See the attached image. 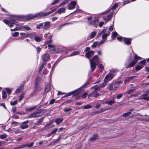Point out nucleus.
Instances as JSON below:
<instances>
[{
  "mask_svg": "<svg viewBox=\"0 0 149 149\" xmlns=\"http://www.w3.org/2000/svg\"><path fill=\"white\" fill-rule=\"evenodd\" d=\"M51 13V11L45 13H43V12H41L34 15L32 14L28 15L27 16V17L28 19H33L38 16H47Z\"/></svg>",
  "mask_w": 149,
  "mask_h": 149,
  "instance_id": "obj_1",
  "label": "nucleus"
},
{
  "mask_svg": "<svg viewBox=\"0 0 149 149\" xmlns=\"http://www.w3.org/2000/svg\"><path fill=\"white\" fill-rule=\"evenodd\" d=\"M44 110L43 109H40L37 110L36 111L31 114L29 116L31 118H35L41 116L43 114Z\"/></svg>",
  "mask_w": 149,
  "mask_h": 149,
  "instance_id": "obj_2",
  "label": "nucleus"
},
{
  "mask_svg": "<svg viewBox=\"0 0 149 149\" xmlns=\"http://www.w3.org/2000/svg\"><path fill=\"white\" fill-rule=\"evenodd\" d=\"M3 22L6 24L8 25L9 27H12L14 24H15L16 22L15 20V19L13 17H11L10 19L9 20H3Z\"/></svg>",
  "mask_w": 149,
  "mask_h": 149,
  "instance_id": "obj_3",
  "label": "nucleus"
},
{
  "mask_svg": "<svg viewBox=\"0 0 149 149\" xmlns=\"http://www.w3.org/2000/svg\"><path fill=\"white\" fill-rule=\"evenodd\" d=\"M114 77L113 74L111 73H109L105 76L104 79V83H107L108 81L112 79Z\"/></svg>",
  "mask_w": 149,
  "mask_h": 149,
  "instance_id": "obj_4",
  "label": "nucleus"
},
{
  "mask_svg": "<svg viewBox=\"0 0 149 149\" xmlns=\"http://www.w3.org/2000/svg\"><path fill=\"white\" fill-rule=\"evenodd\" d=\"M149 95V90H146L144 94L141 95L143 99L146 101H149V96L148 95Z\"/></svg>",
  "mask_w": 149,
  "mask_h": 149,
  "instance_id": "obj_5",
  "label": "nucleus"
},
{
  "mask_svg": "<svg viewBox=\"0 0 149 149\" xmlns=\"http://www.w3.org/2000/svg\"><path fill=\"white\" fill-rule=\"evenodd\" d=\"M100 59L98 58L97 56L95 55L92 59H90V61L98 64L100 62Z\"/></svg>",
  "mask_w": 149,
  "mask_h": 149,
  "instance_id": "obj_6",
  "label": "nucleus"
},
{
  "mask_svg": "<svg viewBox=\"0 0 149 149\" xmlns=\"http://www.w3.org/2000/svg\"><path fill=\"white\" fill-rule=\"evenodd\" d=\"M29 122V120H26L23 122L20 127V128L22 130L28 128L29 127V126L27 124Z\"/></svg>",
  "mask_w": 149,
  "mask_h": 149,
  "instance_id": "obj_7",
  "label": "nucleus"
},
{
  "mask_svg": "<svg viewBox=\"0 0 149 149\" xmlns=\"http://www.w3.org/2000/svg\"><path fill=\"white\" fill-rule=\"evenodd\" d=\"M76 4V2L75 1H72L69 3L68 6V9L69 10H72L75 8Z\"/></svg>",
  "mask_w": 149,
  "mask_h": 149,
  "instance_id": "obj_8",
  "label": "nucleus"
},
{
  "mask_svg": "<svg viewBox=\"0 0 149 149\" xmlns=\"http://www.w3.org/2000/svg\"><path fill=\"white\" fill-rule=\"evenodd\" d=\"M113 13V12L111 13L107 16L103 17V18L104 20L106 22H108L111 19V18L112 17Z\"/></svg>",
  "mask_w": 149,
  "mask_h": 149,
  "instance_id": "obj_9",
  "label": "nucleus"
},
{
  "mask_svg": "<svg viewBox=\"0 0 149 149\" xmlns=\"http://www.w3.org/2000/svg\"><path fill=\"white\" fill-rule=\"evenodd\" d=\"M42 58L43 61H46L50 58L49 54L47 53H46L42 56Z\"/></svg>",
  "mask_w": 149,
  "mask_h": 149,
  "instance_id": "obj_10",
  "label": "nucleus"
},
{
  "mask_svg": "<svg viewBox=\"0 0 149 149\" xmlns=\"http://www.w3.org/2000/svg\"><path fill=\"white\" fill-rule=\"evenodd\" d=\"M66 6L60 8L58 9L57 12L55 13L54 14V15L57 13L61 14L62 13H65V10H66Z\"/></svg>",
  "mask_w": 149,
  "mask_h": 149,
  "instance_id": "obj_11",
  "label": "nucleus"
},
{
  "mask_svg": "<svg viewBox=\"0 0 149 149\" xmlns=\"http://www.w3.org/2000/svg\"><path fill=\"white\" fill-rule=\"evenodd\" d=\"M94 53L95 52L91 50L86 53L85 54V56L87 58H89L91 56L93 55Z\"/></svg>",
  "mask_w": 149,
  "mask_h": 149,
  "instance_id": "obj_12",
  "label": "nucleus"
},
{
  "mask_svg": "<svg viewBox=\"0 0 149 149\" xmlns=\"http://www.w3.org/2000/svg\"><path fill=\"white\" fill-rule=\"evenodd\" d=\"M137 62L134 60L131 62H130L126 66V68H128L131 67H133Z\"/></svg>",
  "mask_w": 149,
  "mask_h": 149,
  "instance_id": "obj_13",
  "label": "nucleus"
},
{
  "mask_svg": "<svg viewBox=\"0 0 149 149\" xmlns=\"http://www.w3.org/2000/svg\"><path fill=\"white\" fill-rule=\"evenodd\" d=\"M100 94L98 93H97L95 91H93L88 95L89 97H97L99 96Z\"/></svg>",
  "mask_w": 149,
  "mask_h": 149,
  "instance_id": "obj_14",
  "label": "nucleus"
},
{
  "mask_svg": "<svg viewBox=\"0 0 149 149\" xmlns=\"http://www.w3.org/2000/svg\"><path fill=\"white\" fill-rule=\"evenodd\" d=\"M24 89V86L23 85H21L16 90L15 93H17L21 92Z\"/></svg>",
  "mask_w": 149,
  "mask_h": 149,
  "instance_id": "obj_15",
  "label": "nucleus"
},
{
  "mask_svg": "<svg viewBox=\"0 0 149 149\" xmlns=\"http://www.w3.org/2000/svg\"><path fill=\"white\" fill-rule=\"evenodd\" d=\"M34 40L36 42H40L41 41L42 39V36H35L34 38Z\"/></svg>",
  "mask_w": 149,
  "mask_h": 149,
  "instance_id": "obj_16",
  "label": "nucleus"
},
{
  "mask_svg": "<svg viewBox=\"0 0 149 149\" xmlns=\"http://www.w3.org/2000/svg\"><path fill=\"white\" fill-rule=\"evenodd\" d=\"M125 44L129 45L131 43V39L130 38H124L123 40Z\"/></svg>",
  "mask_w": 149,
  "mask_h": 149,
  "instance_id": "obj_17",
  "label": "nucleus"
},
{
  "mask_svg": "<svg viewBox=\"0 0 149 149\" xmlns=\"http://www.w3.org/2000/svg\"><path fill=\"white\" fill-rule=\"evenodd\" d=\"M90 66L92 71H93L95 68L96 66L97 65L96 63H93L92 62H90Z\"/></svg>",
  "mask_w": 149,
  "mask_h": 149,
  "instance_id": "obj_18",
  "label": "nucleus"
},
{
  "mask_svg": "<svg viewBox=\"0 0 149 149\" xmlns=\"http://www.w3.org/2000/svg\"><path fill=\"white\" fill-rule=\"evenodd\" d=\"M82 90L81 89V88H80L77 90L73 91V92H74V94L73 95L74 96H76L77 95L80 93V92Z\"/></svg>",
  "mask_w": 149,
  "mask_h": 149,
  "instance_id": "obj_19",
  "label": "nucleus"
},
{
  "mask_svg": "<svg viewBox=\"0 0 149 149\" xmlns=\"http://www.w3.org/2000/svg\"><path fill=\"white\" fill-rule=\"evenodd\" d=\"M114 84H111L109 85V86L108 87V89L110 90H115L116 89V87H114Z\"/></svg>",
  "mask_w": 149,
  "mask_h": 149,
  "instance_id": "obj_20",
  "label": "nucleus"
},
{
  "mask_svg": "<svg viewBox=\"0 0 149 149\" xmlns=\"http://www.w3.org/2000/svg\"><path fill=\"white\" fill-rule=\"evenodd\" d=\"M50 25V22H46L45 23L43 28L45 30L47 29L49 27Z\"/></svg>",
  "mask_w": 149,
  "mask_h": 149,
  "instance_id": "obj_21",
  "label": "nucleus"
},
{
  "mask_svg": "<svg viewBox=\"0 0 149 149\" xmlns=\"http://www.w3.org/2000/svg\"><path fill=\"white\" fill-rule=\"evenodd\" d=\"M44 119V117H42L41 118H40L38 119V120L37 121V123H36V125H40L42 121H43Z\"/></svg>",
  "mask_w": 149,
  "mask_h": 149,
  "instance_id": "obj_22",
  "label": "nucleus"
},
{
  "mask_svg": "<svg viewBox=\"0 0 149 149\" xmlns=\"http://www.w3.org/2000/svg\"><path fill=\"white\" fill-rule=\"evenodd\" d=\"M134 77V76L129 77L124 80V82L125 83H127L128 81H131L133 78Z\"/></svg>",
  "mask_w": 149,
  "mask_h": 149,
  "instance_id": "obj_23",
  "label": "nucleus"
},
{
  "mask_svg": "<svg viewBox=\"0 0 149 149\" xmlns=\"http://www.w3.org/2000/svg\"><path fill=\"white\" fill-rule=\"evenodd\" d=\"M36 107V106H34L31 107L27 108L26 109V111H31L35 109Z\"/></svg>",
  "mask_w": 149,
  "mask_h": 149,
  "instance_id": "obj_24",
  "label": "nucleus"
},
{
  "mask_svg": "<svg viewBox=\"0 0 149 149\" xmlns=\"http://www.w3.org/2000/svg\"><path fill=\"white\" fill-rule=\"evenodd\" d=\"M110 32H107V33H104L102 35V39H105L106 40L107 39V37L110 34Z\"/></svg>",
  "mask_w": 149,
  "mask_h": 149,
  "instance_id": "obj_25",
  "label": "nucleus"
},
{
  "mask_svg": "<svg viewBox=\"0 0 149 149\" xmlns=\"http://www.w3.org/2000/svg\"><path fill=\"white\" fill-rule=\"evenodd\" d=\"M40 78L39 77H37L35 79V84L36 85V86H38V84H39V83L40 81Z\"/></svg>",
  "mask_w": 149,
  "mask_h": 149,
  "instance_id": "obj_26",
  "label": "nucleus"
},
{
  "mask_svg": "<svg viewBox=\"0 0 149 149\" xmlns=\"http://www.w3.org/2000/svg\"><path fill=\"white\" fill-rule=\"evenodd\" d=\"M63 120L62 118H57L55 120V122L56 124L58 125L62 122Z\"/></svg>",
  "mask_w": 149,
  "mask_h": 149,
  "instance_id": "obj_27",
  "label": "nucleus"
},
{
  "mask_svg": "<svg viewBox=\"0 0 149 149\" xmlns=\"http://www.w3.org/2000/svg\"><path fill=\"white\" fill-rule=\"evenodd\" d=\"M41 88L40 87H38L36 86L35 87V92L37 93L41 91Z\"/></svg>",
  "mask_w": 149,
  "mask_h": 149,
  "instance_id": "obj_28",
  "label": "nucleus"
},
{
  "mask_svg": "<svg viewBox=\"0 0 149 149\" xmlns=\"http://www.w3.org/2000/svg\"><path fill=\"white\" fill-rule=\"evenodd\" d=\"M97 134L93 135L90 139V141H93L95 140L97 138Z\"/></svg>",
  "mask_w": 149,
  "mask_h": 149,
  "instance_id": "obj_29",
  "label": "nucleus"
},
{
  "mask_svg": "<svg viewBox=\"0 0 149 149\" xmlns=\"http://www.w3.org/2000/svg\"><path fill=\"white\" fill-rule=\"evenodd\" d=\"M135 56L134 57V60L136 61V62H137L138 60L141 59V58L138 56L136 54H134Z\"/></svg>",
  "mask_w": 149,
  "mask_h": 149,
  "instance_id": "obj_30",
  "label": "nucleus"
},
{
  "mask_svg": "<svg viewBox=\"0 0 149 149\" xmlns=\"http://www.w3.org/2000/svg\"><path fill=\"white\" fill-rule=\"evenodd\" d=\"M100 86H98L97 85H96V86H94L93 87H92L91 88L92 89H94V91H96L99 90L100 89Z\"/></svg>",
  "mask_w": 149,
  "mask_h": 149,
  "instance_id": "obj_31",
  "label": "nucleus"
},
{
  "mask_svg": "<svg viewBox=\"0 0 149 149\" xmlns=\"http://www.w3.org/2000/svg\"><path fill=\"white\" fill-rule=\"evenodd\" d=\"M143 65H140L137 66L136 67V70L137 71H139L140 69L142 68L143 67Z\"/></svg>",
  "mask_w": 149,
  "mask_h": 149,
  "instance_id": "obj_32",
  "label": "nucleus"
},
{
  "mask_svg": "<svg viewBox=\"0 0 149 149\" xmlns=\"http://www.w3.org/2000/svg\"><path fill=\"white\" fill-rule=\"evenodd\" d=\"M50 89V86L49 85H47L46 86L45 88V92H48Z\"/></svg>",
  "mask_w": 149,
  "mask_h": 149,
  "instance_id": "obj_33",
  "label": "nucleus"
},
{
  "mask_svg": "<svg viewBox=\"0 0 149 149\" xmlns=\"http://www.w3.org/2000/svg\"><path fill=\"white\" fill-rule=\"evenodd\" d=\"M52 36L49 35V40L48 41H47L46 42V44H48L49 43H50L52 42Z\"/></svg>",
  "mask_w": 149,
  "mask_h": 149,
  "instance_id": "obj_34",
  "label": "nucleus"
},
{
  "mask_svg": "<svg viewBox=\"0 0 149 149\" xmlns=\"http://www.w3.org/2000/svg\"><path fill=\"white\" fill-rule=\"evenodd\" d=\"M131 113L130 112H128L127 113H123V116L124 117H126L130 115V114Z\"/></svg>",
  "mask_w": 149,
  "mask_h": 149,
  "instance_id": "obj_35",
  "label": "nucleus"
},
{
  "mask_svg": "<svg viewBox=\"0 0 149 149\" xmlns=\"http://www.w3.org/2000/svg\"><path fill=\"white\" fill-rule=\"evenodd\" d=\"M43 26V23L39 24H38L36 26L37 29H40Z\"/></svg>",
  "mask_w": 149,
  "mask_h": 149,
  "instance_id": "obj_36",
  "label": "nucleus"
},
{
  "mask_svg": "<svg viewBox=\"0 0 149 149\" xmlns=\"http://www.w3.org/2000/svg\"><path fill=\"white\" fill-rule=\"evenodd\" d=\"M96 33V32H92L91 34V38H94L95 36Z\"/></svg>",
  "mask_w": 149,
  "mask_h": 149,
  "instance_id": "obj_37",
  "label": "nucleus"
},
{
  "mask_svg": "<svg viewBox=\"0 0 149 149\" xmlns=\"http://www.w3.org/2000/svg\"><path fill=\"white\" fill-rule=\"evenodd\" d=\"M24 95L23 93L21 94L19 96V100L20 102L23 99L24 97Z\"/></svg>",
  "mask_w": 149,
  "mask_h": 149,
  "instance_id": "obj_38",
  "label": "nucleus"
},
{
  "mask_svg": "<svg viewBox=\"0 0 149 149\" xmlns=\"http://www.w3.org/2000/svg\"><path fill=\"white\" fill-rule=\"evenodd\" d=\"M135 90L136 89H130V90L128 91L127 93V94H130L134 92Z\"/></svg>",
  "mask_w": 149,
  "mask_h": 149,
  "instance_id": "obj_39",
  "label": "nucleus"
},
{
  "mask_svg": "<svg viewBox=\"0 0 149 149\" xmlns=\"http://www.w3.org/2000/svg\"><path fill=\"white\" fill-rule=\"evenodd\" d=\"M20 35L24 38L27 37L28 36V35L24 33H21Z\"/></svg>",
  "mask_w": 149,
  "mask_h": 149,
  "instance_id": "obj_40",
  "label": "nucleus"
},
{
  "mask_svg": "<svg viewBox=\"0 0 149 149\" xmlns=\"http://www.w3.org/2000/svg\"><path fill=\"white\" fill-rule=\"evenodd\" d=\"M92 106L90 105L87 104L84 106L83 108L85 109H89Z\"/></svg>",
  "mask_w": 149,
  "mask_h": 149,
  "instance_id": "obj_41",
  "label": "nucleus"
},
{
  "mask_svg": "<svg viewBox=\"0 0 149 149\" xmlns=\"http://www.w3.org/2000/svg\"><path fill=\"white\" fill-rule=\"evenodd\" d=\"M22 28L26 30L27 31H29L31 29L30 27H29L28 26L26 25L23 26Z\"/></svg>",
  "mask_w": 149,
  "mask_h": 149,
  "instance_id": "obj_42",
  "label": "nucleus"
},
{
  "mask_svg": "<svg viewBox=\"0 0 149 149\" xmlns=\"http://www.w3.org/2000/svg\"><path fill=\"white\" fill-rule=\"evenodd\" d=\"M57 52L56 51V49L55 48H53L51 49L50 50V52L51 53L53 54L56 53V52Z\"/></svg>",
  "mask_w": 149,
  "mask_h": 149,
  "instance_id": "obj_43",
  "label": "nucleus"
},
{
  "mask_svg": "<svg viewBox=\"0 0 149 149\" xmlns=\"http://www.w3.org/2000/svg\"><path fill=\"white\" fill-rule=\"evenodd\" d=\"M97 45H98V42H95L92 45L91 47L94 48Z\"/></svg>",
  "mask_w": 149,
  "mask_h": 149,
  "instance_id": "obj_44",
  "label": "nucleus"
},
{
  "mask_svg": "<svg viewBox=\"0 0 149 149\" xmlns=\"http://www.w3.org/2000/svg\"><path fill=\"white\" fill-rule=\"evenodd\" d=\"M7 97V94L5 91H3L2 92V97L3 98H6Z\"/></svg>",
  "mask_w": 149,
  "mask_h": 149,
  "instance_id": "obj_45",
  "label": "nucleus"
},
{
  "mask_svg": "<svg viewBox=\"0 0 149 149\" xmlns=\"http://www.w3.org/2000/svg\"><path fill=\"white\" fill-rule=\"evenodd\" d=\"M45 63H43L42 65L40 67L39 70V72L40 73L41 71L44 67V66L45 65Z\"/></svg>",
  "mask_w": 149,
  "mask_h": 149,
  "instance_id": "obj_46",
  "label": "nucleus"
},
{
  "mask_svg": "<svg viewBox=\"0 0 149 149\" xmlns=\"http://www.w3.org/2000/svg\"><path fill=\"white\" fill-rule=\"evenodd\" d=\"M72 109L71 108H65L63 109L64 111L65 112H67L69 111H71Z\"/></svg>",
  "mask_w": 149,
  "mask_h": 149,
  "instance_id": "obj_47",
  "label": "nucleus"
},
{
  "mask_svg": "<svg viewBox=\"0 0 149 149\" xmlns=\"http://www.w3.org/2000/svg\"><path fill=\"white\" fill-rule=\"evenodd\" d=\"M6 90L7 93L9 94L11 93L12 90L8 88H6Z\"/></svg>",
  "mask_w": 149,
  "mask_h": 149,
  "instance_id": "obj_48",
  "label": "nucleus"
},
{
  "mask_svg": "<svg viewBox=\"0 0 149 149\" xmlns=\"http://www.w3.org/2000/svg\"><path fill=\"white\" fill-rule=\"evenodd\" d=\"M17 100H15L14 102H10V104L12 105H15L16 104H17Z\"/></svg>",
  "mask_w": 149,
  "mask_h": 149,
  "instance_id": "obj_49",
  "label": "nucleus"
},
{
  "mask_svg": "<svg viewBox=\"0 0 149 149\" xmlns=\"http://www.w3.org/2000/svg\"><path fill=\"white\" fill-rule=\"evenodd\" d=\"M7 135L6 134H2L0 135V138L1 139H4L6 138Z\"/></svg>",
  "mask_w": 149,
  "mask_h": 149,
  "instance_id": "obj_50",
  "label": "nucleus"
},
{
  "mask_svg": "<svg viewBox=\"0 0 149 149\" xmlns=\"http://www.w3.org/2000/svg\"><path fill=\"white\" fill-rule=\"evenodd\" d=\"M106 83H102L101 84H100V88H102L104 87H105L106 85Z\"/></svg>",
  "mask_w": 149,
  "mask_h": 149,
  "instance_id": "obj_51",
  "label": "nucleus"
},
{
  "mask_svg": "<svg viewBox=\"0 0 149 149\" xmlns=\"http://www.w3.org/2000/svg\"><path fill=\"white\" fill-rule=\"evenodd\" d=\"M33 46L37 49V52H38V53H39V52H40L41 51V49L39 47H36L35 46Z\"/></svg>",
  "mask_w": 149,
  "mask_h": 149,
  "instance_id": "obj_52",
  "label": "nucleus"
},
{
  "mask_svg": "<svg viewBox=\"0 0 149 149\" xmlns=\"http://www.w3.org/2000/svg\"><path fill=\"white\" fill-rule=\"evenodd\" d=\"M118 6V5L117 3H116L115 4L113 5V7L111 8V9L112 10H114Z\"/></svg>",
  "mask_w": 149,
  "mask_h": 149,
  "instance_id": "obj_53",
  "label": "nucleus"
},
{
  "mask_svg": "<svg viewBox=\"0 0 149 149\" xmlns=\"http://www.w3.org/2000/svg\"><path fill=\"white\" fill-rule=\"evenodd\" d=\"M123 95V94L122 93L118 94L116 96V98L117 99H120L122 97Z\"/></svg>",
  "mask_w": 149,
  "mask_h": 149,
  "instance_id": "obj_54",
  "label": "nucleus"
},
{
  "mask_svg": "<svg viewBox=\"0 0 149 149\" xmlns=\"http://www.w3.org/2000/svg\"><path fill=\"white\" fill-rule=\"evenodd\" d=\"M79 53V51H75L71 55V56L75 55L78 54Z\"/></svg>",
  "mask_w": 149,
  "mask_h": 149,
  "instance_id": "obj_55",
  "label": "nucleus"
},
{
  "mask_svg": "<svg viewBox=\"0 0 149 149\" xmlns=\"http://www.w3.org/2000/svg\"><path fill=\"white\" fill-rule=\"evenodd\" d=\"M115 103V101L114 100H110L109 101L108 103L110 105H111Z\"/></svg>",
  "mask_w": 149,
  "mask_h": 149,
  "instance_id": "obj_56",
  "label": "nucleus"
},
{
  "mask_svg": "<svg viewBox=\"0 0 149 149\" xmlns=\"http://www.w3.org/2000/svg\"><path fill=\"white\" fill-rule=\"evenodd\" d=\"M58 130L57 128H55L53 129L52 131L51 132V134H55L56 131Z\"/></svg>",
  "mask_w": 149,
  "mask_h": 149,
  "instance_id": "obj_57",
  "label": "nucleus"
},
{
  "mask_svg": "<svg viewBox=\"0 0 149 149\" xmlns=\"http://www.w3.org/2000/svg\"><path fill=\"white\" fill-rule=\"evenodd\" d=\"M112 36L113 37H115L118 35V34L116 32H113L112 33Z\"/></svg>",
  "mask_w": 149,
  "mask_h": 149,
  "instance_id": "obj_58",
  "label": "nucleus"
},
{
  "mask_svg": "<svg viewBox=\"0 0 149 149\" xmlns=\"http://www.w3.org/2000/svg\"><path fill=\"white\" fill-rule=\"evenodd\" d=\"M34 144L33 142H31L30 144H29L28 143H27V147H32Z\"/></svg>",
  "mask_w": 149,
  "mask_h": 149,
  "instance_id": "obj_59",
  "label": "nucleus"
},
{
  "mask_svg": "<svg viewBox=\"0 0 149 149\" xmlns=\"http://www.w3.org/2000/svg\"><path fill=\"white\" fill-rule=\"evenodd\" d=\"M106 40V39H102L99 42V43L98 44V45H100L103 43H104L105 41Z\"/></svg>",
  "mask_w": 149,
  "mask_h": 149,
  "instance_id": "obj_60",
  "label": "nucleus"
},
{
  "mask_svg": "<svg viewBox=\"0 0 149 149\" xmlns=\"http://www.w3.org/2000/svg\"><path fill=\"white\" fill-rule=\"evenodd\" d=\"M55 101V99H52L51 101L49 102V104H53L54 102Z\"/></svg>",
  "mask_w": 149,
  "mask_h": 149,
  "instance_id": "obj_61",
  "label": "nucleus"
},
{
  "mask_svg": "<svg viewBox=\"0 0 149 149\" xmlns=\"http://www.w3.org/2000/svg\"><path fill=\"white\" fill-rule=\"evenodd\" d=\"M89 83L88 82H86V83L85 84H84L83 86H82V87H81V89L83 87H84V88L85 87H86L87 85H88L89 84Z\"/></svg>",
  "mask_w": 149,
  "mask_h": 149,
  "instance_id": "obj_62",
  "label": "nucleus"
},
{
  "mask_svg": "<svg viewBox=\"0 0 149 149\" xmlns=\"http://www.w3.org/2000/svg\"><path fill=\"white\" fill-rule=\"evenodd\" d=\"M104 24V22L102 21L101 22H100L99 24V26L100 27H101Z\"/></svg>",
  "mask_w": 149,
  "mask_h": 149,
  "instance_id": "obj_63",
  "label": "nucleus"
},
{
  "mask_svg": "<svg viewBox=\"0 0 149 149\" xmlns=\"http://www.w3.org/2000/svg\"><path fill=\"white\" fill-rule=\"evenodd\" d=\"M19 34V33L18 32H15L14 33V34L13 35V36H14V37L17 36H18Z\"/></svg>",
  "mask_w": 149,
  "mask_h": 149,
  "instance_id": "obj_64",
  "label": "nucleus"
}]
</instances>
